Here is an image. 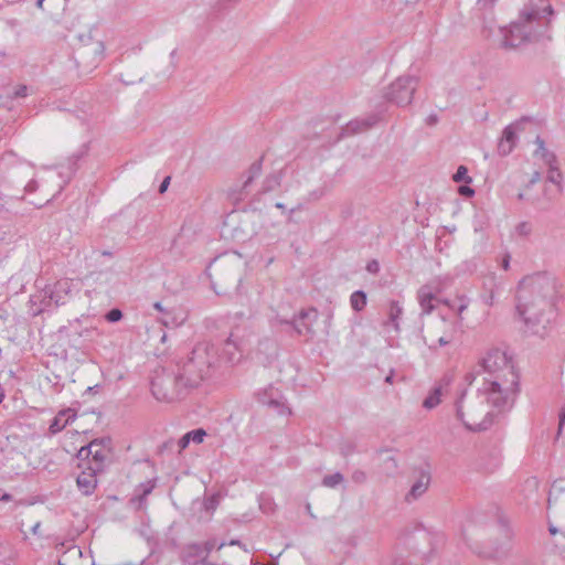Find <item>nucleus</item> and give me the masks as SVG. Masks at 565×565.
Masks as SVG:
<instances>
[{
	"label": "nucleus",
	"instance_id": "53",
	"mask_svg": "<svg viewBox=\"0 0 565 565\" xmlns=\"http://www.w3.org/2000/svg\"><path fill=\"white\" fill-rule=\"evenodd\" d=\"M484 303L488 306H493L494 303V294L491 291L487 297H484Z\"/></svg>",
	"mask_w": 565,
	"mask_h": 565
},
{
	"label": "nucleus",
	"instance_id": "14",
	"mask_svg": "<svg viewBox=\"0 0 565 565\" xmlns=\"http://www.w3.org/2000/svg\"><path fill=\"white\" fill-rule=\"evenodd\" d=\"M527 120V117H522L521 119L511 122L503 129L502 136L498 143V153L500 156H509L514 150L519 141L518 132L523 129L522 125Z\"/></svg>",
	"mask_w": 565,
	"mask_h": 565
},
{
	"label": "nucleus",
	"instance_id": "55",
	"mask_svg": "<svg viewBox=\"0 0 565 565\" xmlns=\"http://www.w3.org/2000/svg\"><path fill=\"white\" fill-rule=\"evenodd\" d=\"M228 545H231V546H239V547H242V548H244L246 551L245 544H243L239 540H236V539L231 540L228 542Z\"/></svg>",
	"mask_w": 565,
	"mask_h": 565
},
{
	"label": "nucleus",
	"instance_id": "43",
	"mask_svg": "<svg viewBox=\"0 0 565 565\" xmlns=\"http://www.w3.org/2000/svg\"><path fill=\"white\" fill-rule=\"evenodd\" d=\"M202 546H203L204 551H206V554L210 555V553L213 548H215V547L217 550L223 548L225 546V542H221L220 544H217L215 539H211V540H207Z\"/></svg>",
	"mask_w": 565,
	"mask_h": 565
},
{
	"label": "nucleus",
	"instance_id": "57",
	"mask_svg": "<svg viewBox=\"0 0 565 565\" xmlns=\"http://www.w3.org/2000/svg\"><path fill=\"white\" fill-rule=\"evenodd\" d=\"M0 565H11V559L7 558L3 553L0 552Z\"/></svg>",
	"mask_w": 565,
	"mask_h": 565
},
{
	"label": "nucleus",
	"instance_id": "45",
	"mask_svg": "<svg viewBox=\"0 0 565 565\" xmlns=\"http://www.w3.org/2000/svg\"><path fill=\"white\" fill-rule=\"evenodd\" d=\"M459 305L457 307V315L461 319L462 312L468 308L469 306V299L466 296H461L458 298Z\"/></svg>",
	"mask_w": 565,
	"mask_h": 565
},
{
	"label": "nucleus",
	"instance_id": "48",
	"mask_svg": "<svg viewBox=\"0 0 565 565\" xmlns=\"http://www.w3.org/2000/svg\"><path fill=\"white\" fill-rule=\"evenodd\" d=\"M26 96H28V86L26 85H19L13 93V97H15V98H23Z\"/></svg>",
	"mask_w": 565,
	"mask_h": 565
},
{
	"label": "nucleus",
	"instance_id": "39",
	"mask_svg": "<svg viewBox=\"0 0 565 565\" xmlns=\"http://www.w3.org/2000/svg\"><path fill=\"white\" fill-rule=\"evenodd\" d=\"M532 232V225L529 222H521L515 227V233L520 236L526 237Z\"/></svg>",
	"mask_w": 565,
	"mask_h": 565
},
{
	"label": "nucleus",
	"instance_id": "29",
	"mask_svg": "<svg viewBox=\"0 0 565 565\" xmlns=\"http://www.w3.org/2000/svg\"><path fill=\"white\" fill-rule=\"evenodd\" d=\"M282 174L280 171H275L266 175L262 182L259 194L273 192L280 186Z\"/></svg>",
	"mask_w": 565,
	"mask_h": 565
},
{
	"label": "nucleus",
	"instance_id": "47",
	"mask_svg": "<svg viewBox=\"0 0 565 565\" xmlns=\"http://www.w3.org/2000/svg\"><path fill=\"white\" fill-rule=\"evenodd\" d=\"M458 193L462 196L471 198L475 195V190L466 183L458 188Z\"/></svg>",
	"mask_w": 565,
	"mask_h": 565
},
{
	"label": "nucleus",
	"instance_id": "8",
	"mask_svg": "<svg viewBox=\"0 0 565 565\" xmlns=\"http://www.w3.org/2000/svg\"><path fill=\"white\" fill-rule=\"evenodd\" d=\"M465 396L466 392H463L457 401V417L469 430H487L493 423V414L486 411L482 404H480L479 407H468V411L466 412Z\"/></svg>",
	"mask_w": 565,
	"mask_h": 565
},
{
	"label": "nucleus",
	"instance_id": "54",
	"mask_svg": "<svg viewBox=\"0 0 565 565\" xmlns=\"http://www.w3.org/2000/svg\"><path fill=\"white\" fill-rule=\"evenodd\" d=\"M510 258H511V257H510V255H509V254H507V255L503 257V259H502V268H503L504 270H508V269H509V267H510Z\"/></svg>",
	"mask_w": 565,
	"mask_h": 565
},
{
	"label": "nucleus",
	"instance_id": "10",
	"mask_svg": "<svg viewBox=\"0 0 565 565\" xmlns=\"http://www.w3.org/2000/svg\"><path fill=\"white\" fill-rule=\"evenodd\" d=\"M492 1L494 2L495 0ZM545 0H520L523 8L519 13L518 19L511 22L510 32L513 33L514 31H522L533 22H539L542 18H545L546 14L553 15L554 10L552 6L547 4L544 8H541V4Z\"/></svg>",
	"mask_w": 565,
	"mask_h": 565
},
{
	"label": "nucleus",
	"instance_id": "50",
	"mask_svg": "<svg viewBox=\"0 0 565 565\" xmlns=\"http://www.w3.org/2000/svg\"><path fill=\"white\" fill-rule=\"evenodd\" d=\"M380 269V265L376 260H372L367 264L366 270L372 274H376Z\"/></svg>",
	"mask_w": 565,
	"mask_h": 565
},
{
	"label": "nucleus",
	"instance_id": "30",
	"mask_svg": "<svg viewBox=\"0 0 565 565\" xmlns=\"http://www.w3.org/2000/svg\"><path fill=\"white\" fill-rule=\"evenodd\" d=\"M440 329H443V334L437 338L436 343L428 344L430 350H436L438 347H445L452 342L454 340V329L449 328L447 321L443 319L440 321Z\"/></svg>",
	"mask_w": 565,
	"mask_h": 565
},
{
	"label": "nucleus",
	"instance_id": "6",
	"mask_svg": "<svg viewBox=\"0 0 565 565\" xmlns=\"http://www.w3.org/2000/svg\"><path fill=\"white\" fill-rule=\"evenodd\" d=\"M520 377H507L498 381H483L478 392L483 395L487 403L499 412H503L512 407L516 394L519 392Z\"/></svg>",
	"mask_w": 565,
	"mask_h": 565
},
{
	"label": "nucleus",
	"instance_id": "38",
	"mask_svg": "<svg viewBox=\"0 0 565 565\" xmlns=\"http://www.w3.org/2000/svg\"><path fill=\"white\" fill-rule=\"evenodd\" d=\"M153 308L156 310H158L159 312L162 313V317H161V322L164 324V326H170V324H174L175 321L173 319H170V313L168 312L167 309L163 308L162 303L161 302H154L153 303Z\"/></svg>",
	"mask_w": 565,
	"mask_h": 565
},
{
	"label": "nucleus",
	"instance_id": "27",
	"mask_svg": "<svg viewBox=\"0 0 565 565\" xmlns=\"http://www.w3.org/2000/svg\"><path fill=\"white\" fill-rule=\"evenodd\" d=\"M186 558L194 559V564L209 565V555L203 546L198 543L186 546Z\"/></svg>",
	"mask_w": 565,
	"mask_h": 565
},
{
	"label": "nucleus",
	"instance_id": "31",
	"mask_svg": "<svg viewBox=\"0 0 565 565\" xmlns=\"http://www.w3.org/2000/svg\"><path fill=\"white\" fill-rule=\"evenodd\" d=\"M403 313V308L398 301H391L388 308V320L385 324L391 323L395 331L399 330L398 320Z\"/></svg>",
	"mask_w": 565,
	"mask_h": 565
},
{
	"label": "nucleus",
	"instance_id": "44",
	"mask_svg": "<svg viewBox=\"0 0 565 565\" xmlns=\"http://www.w3.org/2000/svg\"><path fill=\"white\" fill-rule=\"evenodd\" d=\"M411 563L404 559L401 555H393L388 561H386L385 565H409Z\"/></svg>",
	"mask_w": 565,
	"mask_h": 565
},
{
	"label": "nucleus",
	"instance_id": "42",
	"mask_svg": "<svg viewBox=\"0 0 565 565\" xmlns=\"http://www.w3.org/2000/svg\"><path fill=\"white\" fill-rule=\"evenodd\" d=\"M384 465H385L384 470L387 475H392L397 470V461L393 456H388L384 460Z\"/></svg>",
	"mask_w": 565,
	"mask_h": 565
},
{
	"label": "nucleus",
	"instance_id": "25",
	"mask_svg": "<svg viewBox=\"0 0 565 565\" xmlns=\"http://www.w3.org/2000/svg\"><path fill=\"white\" fill-rule=\"evenodd\" d=\"M96 473L97 472H94V471L92 473H87V472L83 471L77 477V479H76L77 487L83 494L89 495L94 492V490L97 486Z\"/></svg>",
	"mask_w": 565,
	"mask_h": 565
},
{
	"label": "nucleus",
	"instance_id": "37",
	"mask_svg": "<svg viewBox=\"0 0 565 565\" xmlns=\"http://www.w3.org/2000/svg\"><path fill=\"white\" fill-rule=\"evenodd\" d=\"M455 182H465L469 184L472 179L468 175V169L465 166H459L456 173L452 177Z\"/></svg>",
	"mask_w": 565,
	"mask_h": 565
},
{
	"label": "nucleus",
	"instance_id": "52",
	"mask_svg": "<svg viewBox=\"0 0 565 565\" xmlns=\"http://www.w3.org/2000/svg\"><path fill=\"white\" fill-rule=\"evenodd\" d=\"M540 180H541V173L539 171H535L532 174V178L530 179L527 186H531V185L535 184Z\"/></svg>",
	"mask_w": 565,
	"mask_h": 565
},
{
	"label": "nucleus",
	"instance_id": "60",
	"mask_svg": "<svg viewBox=\"0 0 565 565\" xmlns=\"http://www.w3.org/2000/svg\"><path fill=\"white\" fill-rule=\"evenodd\" d=\"M438 301L444 303V305H446V306H448L451 309H455V306L448 299H443V300H438Z\"/></svg>",
	"mask_w": 565,
	"mask_h": 565
},
{
	"label": "nucleus",
	"instance_id": "1",
	"mask_svg": "<svg viewBox=\"0 0 565 565\" xmlns=\"http://www.w3.org/2000/svg\"><path fill=\"white\" fill-rule=\"evenodd\" d=\"M556 297V281L546 274L523 278L516 291V312L524 323L533 327L541 321L546 309L552 308Z\"/></svg>",
	"mask_w": 565,
	"mask_h": 565
},
{
	"label": "nucleus",
	"instance_id": "62",
	"mask_svg": "<svg viewBox=\"0 0 565 565\" xmlns=\"http://www.w3.org/2000/svg\"><path fill=\"white\" fill-rule=\"evenodd\" d=\"M419 536H420V539H422V540H424V541H428V540H429V535H428L426 532H420V533H419Z\"/></svg>",
	"mask_w": 565,
	"mask_h": 565
},
{
	"label": "nucleus",
	"instance_id": "63",
	"mask_svg": "<svg viewBox=\"0 0 565 565\" xmlns=\"http://www.w3.org/2000/svg\"><path fill=\"white\" fill-rule=\"evenodd\" d=\"M33 186H34V185H33V182L31 181V182H29V183L24 186V190H25V191H33V189H34Z\"/></svg>",
	"mask_w": 565,
	"mask_h": 565
},
{
	"label": "nucleus",
	"instance_id": "15",
	"mask_svg": "<svg viewBox=\"0 0 565 565\" xmlns=\"http://www.w3.org/2000/svg\"><path fill=\"white\" fill-rule=\"evenodd\" d=\"M263 159H258L254 161L247 171L243 174L245 178L243 183L238 188H233L230 190V196L234 201H242L249 194V186L253 181L258 178L262 173Z\"/></svg>",
	"mask_w": 565,
	"mask_h": 565
},
{
	"label": "nucleus",
	"instance_id": "20",
	"mask_svg": "<svg viewBox=\"0 0 565 565\" xmlns=\"http://www.w3.org/2000/svg\"><path fill=\"white\" fill-rule=\"evenodd\" d=\"M29 302L31 305V311L33 316H38L44 312L47 308L54 305V301L53 299H51L46 286L43 289L35 292L34 295H32L30 297Z\"/></svg>",
	"mask_w": 565,
	"mask_h": 565
},
{
	"label": "nucleus",
	"instance_id": "34",
	"mask_svg": "<svg viewBox=\"0 0 565 565\" xmlns=\"http://www.w3.org/2000/svg\"><path fill=\"white\" fill-rule=\"evenodd\" d=\"M441 397V387L436 386L434 390L429 393V395L424 399L423 407L427 409H433L440 403Z\"/></svg>",
	"mask_w": 565,
	"mask_h": 565
},
{
	"label": "nucleus",
	"instance_id": "2",
	"mask_svg": "<svg viewBox=\"0 0 565 565\" xmlns=\"http://www.w3.org/2000/svg\"><path fill=\"white\" fill-rule=\"evenodd\" d=\"M218 364L217 348L209 342H200L193 347L186 358L178 361L174 367L192 392L215 373Z\"/></svg>",
	"mask_w": 565,
	"mask_h": 565
},
{
	"label": "nucleus",
	"instance_id": "21",
	"mask_svg": "<svg viewBox=\"0 0 565 565\" xmlns=\"http://www.w3.org/2000/svg\"><path fill=\"white\" fill-rule=\"evenodd\" d=\"M532 38H499L495 44L498 49L504 52H521L527 47Z\"/></svg>",
	"mask_w": 565,
	"mask_h": 565
},
{
	"label": "nucleus",
	"instance_id": "17",
	"mask_svg": "<svg viewBox=\"0 0 565 565\" xmlns=\"http://www.w3.org/2000/svg\"><path fill=\"white\" fill-rule=\"evenodd\" d=\"M381 120V116L379 114H370L363 118L352 119L347 124V126L342 129V136H353L356 134H362L374 127Z\"/></svg>",
	"mask_w": 565,
	"mask_h": 565
},
{
	"label": "nucleus",
	"instance_id": "3",
	"mask_svg": "<svg viewBox=\"0 0 565 565\" xmlns=\"http://www.w3.org/2000/svg\"><path fill=\"white\" fill-rule=\"evenodd\" d=\"M244 262L238 253H223L214 257L206 266L205 273L213 290L217 295L238 291L242 282Z\"/></svg>",
	"mask_w": 565,
	"mask_h": 565
},
{
	"label": "nucleus",
	"instance_id": "56",
	"mask_svg": "<svg viewBox=\"0 0 565 565\" xmlns=\"http://www.w3.org/2000/svg\"><path fill=\"white\" fill-rule=\"evenodd\" d=\"M323 194H324L323 191H313L310 193V198L312 200H319L323 196Z\"/></svg>",
	"mask_w": 565,
	"mask_h": 565
},
{
	"label": "nucleus",
	"instance_id": "61",
	"mask_svg": "<svg viewBox=\"0 0 565 565\" xmlns=\"http://www.w3.org/2000/svg\"><path fill=\"white\" fill-rule=\"evenodd\" d=\"M306 510L308 511V514L312 518V519H316V515L311 512V505L308 503L306 505Z\"/></svg>",
	"mask_w": 565,
	"mask_h": 565
},
{
	"label": "nucleus",
	"instance_id": "41",
	"mask_svg": "<svg viewBox=\"0 0 565 565\" xmlns=\"http://www.w3.org/2000/svg\"><path fill=\"white\" fill-rule=\"evenodd\" d=\"M351 480L354 482V483H358V484H362V483H365L366 480H367V475L365 471L361 470V469H355L352 475H351Z\"/></svg>",
	"mask_w": 565,
	"mask_h": 565
},
{
	"label": "nucleus",
	"instance_id": "49",
	"mask_svg": "<svg viewBox=\"0 0 565 565\" xmlns=\"http://www.w3.org/2000/svg\"><path fill=\"white\" fill-rule=\"evenodd\" d=\"M565 425V408H562L558 416V431L557 435H561L562 429Z\"/></svg>",
	"mask_w": 565,
	"mask_h": 565
},
{
	"label": "nucleus",
	"instance_id": "58",
	"mask_svg": "<svg viewBox=\"0 0 565 565\" xmlns=\"http://www.w3.org/2000/svg\"><path fill=\"white\" fill-rule=\"evenodd\" d=\"M40 527H41V522H36V523L31 527V532H32L34 535H40Z\"/></svg>",
	"mask_w": 565,
	"mask_h": 565
},
{
	"label": "nucleus",
	"instance_id": "23",
	"mask_svg": "<svg viewBox=\"0 0 565 565\" xmlns=\"http://www.w3.org/2000/svg\"><path fill=\"white\" fill-rule=\"evenodd\" d=\"M235 333L232 332L223 347V353L227 363H236L241 359V342L235 339Z\"/></svg>",
	"mask_w": 565,
	"mask_h": 565
},
{
	"label": "nucleus",
	"instance_id": "9",
	"mask_svg": "<svg viewBox=\"0 0 565 565\" xmlns=\"http://www.w3.org/2000/svg\"><path fill=\"white\" fill-rule=\"evenodd\" d=\"M419 78L414 75H402L397 77L385 93L386 100L399 107L409 105L413 102Z\"/></svg>",
	"mask_w": 565,
	"mask_h": 565
},
{
	"label": "nucleus",
	"instance_id": "19",
	"mask_svg": "<svg viewBox=\"0 0 565 565\" xmlns=\"http://www.w3.org/2000/svg\"><path fill=\"white\" fill-rule=\"evenodd\" d=\"M435 291L439 292L440 287L439 286L433 287L431 285H424L419 288V290L417 292V298H418L422 311L425 315H430L435 309V306L433 303V301L436 300Z\"/></svg>",
	"mask_w": 565,
	"mask_h": 565
},
{
	"label": "nucleus",
	"instance_id": "35",
	"mask_svg": "<svg viewBox=\"0 0 565 565\" xmlns=\"http://www.w3.org/2000/svg\"><path fill=\"white\" fill-rule=\"evenodd\" d=\"M344 477L341 472H334L332 475H327L322 479V484L327 488H335L340 483H342Z\"/></svg>",
	"mask_w": 565,
	"mask_h": 565
},
{
	"label": "nucleus",
	"instance_id": "24",
	"mask_svg": "<svg viewBox=\"0 0 565 565\" xmlns=\"http://www.w3.org/2000/svg\"><path fill=\"white\" fill-rule=\"evenodd\" d=\"M430 482V476L426 472H422L416 482L411 487L409 492L406 494V500H416L422 497L428 489Z\"/></svg>",
	"mask_w": 565,
	"mask_h": 565
},
{
	"label": "nucleus",
	"instance_id": "7",
	"mask_svg": "<svg viewBox=\"0 0 565 565\" xmlns=\"http://www.w3.org/2000/svg\"><path fill=\"white\" fill-rule=\"evenodd\" d=\"M105 51L97 38H78L73 49V58L82 74L90 73L100 63Z\"/></svg>",
	"mask_w": 565,
	"mask_h": 565
},
{
	"label": "nucleus",
	"instance_id": "64",
	"mask_svg": "<svg viewBox=\"0 0 565 565\" xmlns=\"http://www.w3.org/2000/svg\"><path fill=\"white\" fill-rule=\"evenodd\" d=\"M548 531H550V533L552 535H555L556 533H558V530L555 526H552V525L548 527Z\"/></svg>",
	"mask_w": 565,
	"mask_h": 565
},
{
	"label": "nucleus",
	"instance_id": "18",
	"mask_svg": "<svg viewBox=\"0 0 565 565\" xmlns=\"http://www.w3.org/2000/svg\"><path fill=\"white\" fill-rule=\"evenodd\" d=\"M72 280L61 279L53 285H46L51 299H53L55 307L62 306L66 302L67 297L72 290Z\"/></svg>",
	"mask_w": 565,
	"mask_h": 565
},
{
	"label": "nucleus",
	"instance_id": "28",
	"mask_svg": "<svg viewBox=\"0 0 565 565\" xmlns=\"http://www.w3.org/2000/svg\"><path fill=\"white\" fill-rule=\"evenodd\" d=\"M206 436V431L203 428H198L188 431L184 434L178 441V446L180 450L185 449L191 441L195 444H201L204 440V437Z\"/></svg>",
	"mask_w": 565,
	"mask_h": 565
},
{
	"label": "nucleus",
	"instance_id": "46",
	"mask_svg": "<svg viewBox=\"0 0 565 565\" xmlns=\"http://www.w3.org/2000/svg\"><path fill=\"white\" fill-rule=\"evenodd\" d=\"M205 509L206 510H215L218 504V495L213 494L205 500Z\"/></svg>",
	"mask_w": 565,
	"mask_h": 565
},
{
	"label": "nucleus",
	"instance_id": "16",
	"mask_svg": "<svg viewBox=\"0 0 565 565\" xmlns=\"http://www.w3.org/2000/svg\"><path fill=\"white\" fill-rule=\"evenodd\" d=\"M257 401L266 405L273 409H275L278 414H290V409L282 402V396L280 392L275 388L273 385H269L266 388L259 390L256 393Z\"/></svg>",
	"mask_w": 565,
	"mask_h": 565
},
{
	"label": "nucleus",
	"instance_id": "40",
	"mask_svg": "<svg viewBox=\"0 0 565 565\" xmlns=\"http://www.w3.org/2000/svg\"><path fill=\"white\" fill-rule=\"evenodd\" d=\"M121 318L122 311L118 308L109 310L105 316V319L110 323L118 322L119 320H121Z\"/></svg>",
	"mask_w": 565,
	"mask_h": 565
},
{
	"label": "nucleus",
	"instance_id": "32",
	"mask_svg": "<svg viewBox=\"0 0 565 565\" xmlns=\"http://www.w3.org/2000/svg\"><path fill=\"white\" fill-rule=\"evenodd\" d=\"M547 167H548V172H547V175H546V180H547V182H551L554 185H556L555 193L559 194L562 192L563 174L559 171V169L557 167V163H555V164H547Z\"/></svg>",
	"mask_w": 565,
	"mask_h": 565
},
{
	"label": "nucleus",
	"instance_id": "59",
	"mask_svg": "<svg viewBox=\"0 0 565 565\" xmlns=\"http://www.w3.org/2000/svg\"><path fill=\"white\" fill-rule=\"evenodd\" d=\"M437 120H438V117H437L436 115H430V116L427 118V122H428L429 125H434V124H436V122H437Z\"/></svg>",
	"mask_w": 565,
	"mask_h": 565
},
{
	"label": "nucleus",
	"instance_id": "22",
	"mask_svg": "<svg viewBox=\"0 0 565 565\" xmlns=\"http://www.w3.org/2000/svg\"><path fill=\"white\" fill-rule=\"evenodd\" d=\"M75 418L76 413L72 408L60 411L50 424V433L55 435L62 431L70 424V422L74 420Z\"/></svg>",
	"mask_w": 565,
	"mask_h": 565
},
{
	"label": "nucleus",
	"instance_id": "4",
	"mask_svg": "<svg viewBox=\"0 0 565 565\" xmlns=\"http://www.w3.org/2000/svg\"><path fill=\"white\" fill-rule=\"evenodd\" d=\"M483 373V381H498L500 379L515 377L519 373L515 370L512 358L500 349H491L479 361L478 369L475 373L467 374L466 380L472 383L476 375Z\"/></svg>",
	"mask_w": 565,
	"mask_h": 565
},
{
	"label": "nucleus",
	"instance_id": "13",
	"mask_svg": "<svg viewBox=\"0 0 565 565\" xmlns=\"http://www.w3.org/2000/svg\"><path fill=\"white\" fill-rule=\"evenodd\" d=\"M146 466L152 470L153 476L145 482H140L134 489V493L128 501V504L135 511L147 510V497L153 491L158 483V477L154 475V466L150 460L145 461Z\"/></svg>",
	"mask_w": 565,
	"mask_h": 565
},
{
	"label": "nucleus",
	"instance_id": "11",
	"mask_svg": "<svg viewBox=\"0 0 565 565\" xmlns=\"http://www.w3.org/2000/svg\"><path fill=\"white\" fill-rule=\"evenodd\" d=\"M318 319V311L315 308L302 309L298 315H294L291 319H284L276 316L273 324L290 326L298 335H307L312 339L315 335L313 323Z\"/></svg>",
	"mask_w": 565,
	"mask_h": 565
},
{
	"label": "nucleus",
	"instance_id": "33",
	"mask_svg": "<svg viewBox=\"0 0 565 565\" xmlns=\"http://www.w3.org/2000/svg\"><path fill=\"white\" fill-rule=\"evenodd\" d=\"M350 305L354 311H362L366 306V294L363 290L354 291L350 296Z\"/></svg>",
	"mask_w": 565,
	"mask_h": 565
},
{
	"label": "nucleus",
	"instance_id": "36",
	"mask_svg": "<svg viewBox=\"0 0 565 565\" xmlns=\"http://www.w3.org/2000/svg\"><path fill=\"white\" fill-rule=\"evenodd\" d=\"M356 451V445L352 440H342L339 444V452L343 457H349Z\"/></svg>",
	"mask_w": 565,
	"mask_h": 565
},
{
	"label": "nucleus",
	"instance_id": "26",
	"mask_svg": "<svg viewBox=\"0 0 565 565\" xmlns=\"http://www.w3.org/2000/svg\"><path fill=\"white\" fill-rule=\"evenodd\" d=\"M534 142L536 145L535 157H539L546 166L557 163L555 153L545 147V141L540 136L536 137Z\"/></svg>",
	"mask_w": 565,
	"mask_h": 565
},
{
	"label": "nucleus",
	"instance_id": "51",
	"mask_svg": "<svg viewBox=\"0 0 565 565\" xmlns=\"http://www.w3.org/2000/svg\"><path fill=\"white\" fill-rule=\"evenodd\" d=\"M170 177H166L159 186V193H164L170 184Z\"/></svg>",
	"mask_w": 565,
	"mask_h": 565
},
{
	"label": "nucleus",
	"instance_id": "12",
	"mask_svg": "<svg viewBox=\"0 0 565 565\" xmlns=\"http://www.w3.org/2000/svg\"><path fill=\"white\" fill-rule=\"evenodd\" d=\"M110 438L94 439L79 449L78 457H92L89 469L99 472L110 455Z\"/></svg>",
	"mask_w": 565,
	"mask_h": 565
},
{
	"label": "nucleus",
	"instance_id": "5",
	"mask_svg": "<svg viewBox=\"0 0 565 565\" xmlns=\"http://www.w3.org/2000/svg\"><path fill=\"white\" fill-rule=\"evenodd\" d=\"M151 392L156 399L167 403L180 401L191 393L174 366L156 372L151 380Z\"/></svg>",
	"mask_w": 565,
	"mask_h": 565
}]
</instances>
